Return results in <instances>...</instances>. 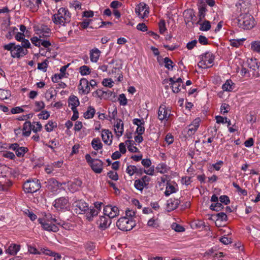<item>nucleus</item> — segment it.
Returning <instances> with one entry per match:
<instances>
[{"label": "nucleus", "instance_id": "1", "mask_svg": "<svg viewBox=\"0 0 260 260\" xmlns=\"http://www.w3.org/2000/svg\"><path fill=\"white\" fill-rule=\"evenodd\" d=\"M71 14L65 8H60L57 13L52 17V21L57 25L65 26L66 24L71 21Z\"/></svg>", "mask_w": 260, "mask_h": 260}, {"label": "nucleus", "instance_id": "2", "mask_svg": "<svg viewBox=\"0 0 260 260\" xmlns=\"http://www.w3.org/2000/svg\"><path fill=\"white\" fill-rule=\"evenodd\" d=\"M5 50L11 51V56L13 58H20L28 53L27 49L20 45H15V43H11L4 46Z\"/></svg>", "mask_w": 260, "mask_h": 260}, {"label": "nucleus", "instance_id": "3", "mask_svg": "<svg viewBox=\"0 0 260 260\" xmlns=\"http://www.w3.org/2000/svg\"><path fill=\"white\" fill-rule=\"evenodd\" d=\"M116 226L121 231H129L136 226V222L133 219H129L126 217H123L117 220Z\"/></svg>", "mask_w": 260, "mask_h": 260}, {"label": "nucleus", "instance_id": "4", "mask_svg": "<svg viewBox=\"0 0 260 260\" xmlns=\"http://www.w3.org/2000/svg\"><path fill=\"white\" fill-rule=\"evenodd\" d=\"M238 21L240 27L244 29H250L255 25L253 17L247 14L241 15Z\"/></svg>", "mask_w": 260, "mask_h": 260}, {"label": "nucleus", "instance_id": "5", "mask_svg": "<svg viewBox=\"0 0 260 260\" xmlns=\"http://www.w3.org/2000/svg\"><path fill=\"white\" fill-rule=\"evenodd\" d=\"M41 188L39 180H28L23 184V189L25 192L32 193L37 192Z\"/></svg>", "mask_w": 260, "mask_h": 260}, {"label": "nucleus", "instance_id": "6", "mask_svg": "<svg viewBox=\"0 0 260 260\" xmlns=\"http://www.w3.org/2000/svg\"><path fill=\"white\" fill-rule=\"evenodd\" d=\"M201 60L198 63L199 68L206 69L209 68V64L213 63L214 57L211 52H206L204 55H201Z\"/></svg>", "mask_w": 260, "mask_h": 260}, {"label": "nucleus", "instance_id": "7", "mask_svg": "<svg viewBox=\"0 0 260 260\" xmlns=\"http://www.w3.org/2000/svg\"><path fill=\"white\" fill-rule=\"evenodd\" d=\"M38 221L41 224L42 228L45 231L55 233L59 230L57 225L51 221L50 223L43 218H39Z\"/></svg>", "mask_w": 260, "mask_h": 260}, {"label": "nucleus", "instance_id": "8", "mask_svg": "<svg viewBox=\"0 0 260 260\" xmlns=\"http://www.w3.org/2000/svg\"><path fill=\"white\" fill-rule=\"evenodd\" d=\"M248 67L250 69L249 71L251 73L253 77H258L259 73L258 72L259 65L258 61L256 59H250L247 60Z\"/></svg>", "mask_w": 260, "mask_h": 260}, {"label": "nucleus", "instance_id": "9", "mask_svg": "<svg viewBox=\"0 0 260 260\" xmlns=\"http://www.w3.org/2000/svg\"><path fill=\"white\" fill-rule=\"evenodd\" d=\"M119 210L117 207L111 205H107L104 208L105 215L108 216L109 218H113L119 215Z\"/></svg>", "mask_w": 260, "mask_h": 260}, {"label": "nucleus", "instance_id": "10", "mask_svg": "<svg viewBox=\"0 0 260 260\" xmlns=\"http://www.w3.org/2000/svg\"><path fill=\"white\" fill-rule=\"evenodd\" d=\"M46 187L50 191L56 192L61 184L54 178H50L45 182Z\"/></svg>", "mask_w": 260, "mask_h": 260}, {"label": "nucleus", "instance_id": "11", "mask_svg": "<svg viewBox=\"0 0 260 260\" xmlns=\"http://www.w3.org/2000/svg\"><path fill=\"white\" fill-rule=\"evenodd\" d=\"M36 34L39 35L40 38H47L50 36L51 29L46 25L42 24L40 27L35 28Z\"/></svg>", "mask_w": 260, "mask_h": 260}, {"label": "nucleus", "instance_id": "12", "mask_svg": "<svg viewBox=\"0 0 260 260\" xmlns=\"http://www.w3.org/2000/svg\"><path fill=\"white\" fill-rule=\"evenodd\" d=\"M54 206L56 209H67L69 207V201L65 198H60L55 201Z\"/></svg>", "mask_w": 260, "mask_h": 260}, {"label": "nucleus", "instance_id": "13", "mask_svg": "<svg viewBox=\"0 0 260 260\" xmlns=\"http://www.w3.org/2000/svg\"><path fill=\"white\" fill-rule=\"evenodd\" d=\"M75 203V210L77 213L83 214L88 210V205L84 201L80 200L76 202Z\"/></svg>", "mask_w": 260, "mask_h": 260}, {"label": "nucleus", "instance_id": "14", "mask_svg": "<svg viewBox=\"0 0 260 260\" xmlns=\"http://www.w3.org/2000/svg\"><path fill=\"white\" fill-rule=\"evenodd\" d=\"M78 88L80 90L82 91L83 94H88L90 91V86L88 81L85 78H82L80 80Z\"/></svg>", "mask_w": 260, "mask_h": 260}, {"label": "nucleus", "instance_id": "15", "mask_svg": "<svg viewBox=\"0 0 260 260\" xmlns=\"http://www.w3.org/2000/svg\"><path fill=\"white\" fill-rule=\"evenodd\" d=\"M116 123L114 125V132L116 136L119 137L122 135L123 133V123L120 119H116Z\"/></svg>", "mask_w": 260, "mask_h": 260}, {"label": "nucleus", "instance_id": "16", "mask_svg": "<svg viewBox=\"0 0 260 260\" xmlns=\"http://www.w3.org/2000/svg\"><path fill=\"white\" fill-rule=\"evenodd\" d=\"M90 166L95 173H101L103 171V162L99 159H95Z\"/></svg>", "mask_w": 260, "mask_h": 260}, {"label": "nucleus", "instance_id": "17", "mask_svg": "<svg viewBox=\"0 0 260 260\" xmlns=\"http://www.w3.org/2000/svg\"><path fill=\"white\" fill-rule=\"evenodd\" d=\"M102 138L103 142L108 145L112 143V135L108 129H103L102 133Z\"/></svg>", "mask_w": 260, "mask_h": 260}, {"label": "nucleus", "instance_id": "18", "mask_svg": "<svg viewBox=\"0 0 260 260\" xmlns=\"http://www.w3.org/2000/svg\"><path fill=\"white\" fill-rule=\"evenodd\" d=\"M180 202L175 199H170L167 201V209L168 211L175 209L180 204Z\"/></svg>", "mask_w": 260, "mask_h": 260}, {"label": "nucleus", "instance_id": "19", "mask_svg": "<svg viewBox=\"0 0 260 260\" xmlns=\"http://www.w3.org/2000/svg\"><path fill=\"white\" fill-rule=\"evenodd\" d=\"M32 125L29 121H26L23 126L22 134L25 137H28L30 136L31 131L32 130Z\"/></svg>", "mask_w": 260, "mask_h": 260}, {"label": "nucleus", "instance_id": "20", "mask_svg": "<svg viewBox=\"0 0 260 260\" xmlns=\"http://www.w3.org/2000/svg\"><path fill=\"white\" fill-rule=\"evenodd\" d=\"M85 214L87 219L89 221H91L92 220V218L97 216L98 214V210H94V208H88V210L86 212L84 213Z\"/></svg>", "mask_w": 260, "mask_h": 260}, {"label": "nucleus", "instance_id": "21", "mask_svg": "<svg viewBox=\"0 0 260 260\" xmlns=\"http://www.w3.org/2000/svg\"><path fill=\"white\" fill-rule=\"evenodd\" d=\"M167 111L166 109V107L165 105H161L158 111V118L162 121L163 120L166 119V120H168L167 119Z\"/></svg>", "mask_w": 260, "mask_h": 260}, {"label": "nucleus", "instance_id": "22", "mask_svg": "<svg viewBox=\"0 0 260 260\" xmlns=\"http://www.w3.org/2000/svg\"><path fill=\"white\" fill-rule=\"evenodd\" d=\"M69 106H71V109H77L80 102L78 98L75 95H71L68 100Z\"/></svg>", "mask_w": 260, "mask_h": 260}, {"label": "nucleus", "instance_id": "23", "mask_svg": "<svg viewBox=\"0 0 260 260\" xmlns=\"http://www.w3.org/2000/svg\"><path fill=\"white\" fill-rule=\"evenodd\" d=\"M100 53L101 51L98 48L91 50L90 53V58L91 61L95 62H97L99 58Z\"/></svg>", "mask_w": 260, "mask_h": 260}, {"label": "nucleus", "instance_id": "24", "mask_svg": "<svg viewBox=\"0 0 260 260\" xmlns=\"http://www.w3.org/2000/svg\"><path fill=\"white\" fill-rule=\"evenodd\" d=\"M20 250V245L16 244H11L8 249H6V252L11 255H15Z\"/></svg>", "mask_w": 260, "mask_h": 260}, {"label": "nucleus", "instance_id": "25", "mask_svg": "<svg viewBox=\"0 0 260 260\" xmlns=\"http://www.w3.org/2000/svg\"><path fill=\"white\" fill-rule=\"evenodd\" d=\"M170 82V85H171V88L172 91L174 93H178L180 91V89L179 88L180 86V84L176 83L175 82V80L174 78H170L169 79Z\"/></svg>", "mask_w": 260, "mask_h": 260}, {"label": "nucleus", "instance_id": "26", "mask_svg": "<svg viewBox=\"0 0 260 260\" xmlns=\"http://www.w3.org/2000/svg\"><path fill=\"white\" fill-rule=\"evenodd\" d=\"M91 145L95 150L101 149L103 147V144L100 139L98 138H94L91 141Z\"/></svg>", "mask_w": 260, "mask_h": 260}, {"label": "nucleus", "instance_id": "27", "mask_svg": "<svg viewBox=\"0 0 260 260\" xmlns=\"http://www.w3.org/2000/svg\"><path fill=\"white\" fill-rule=\"evenodd\" d=\"M200 25V30L202 31H208L211 28V24L209 21L204 20L203 22H200V23H197Z\"/></svg>", "mask_w": 260, "mask_h": 260}, {"label": "nucleus", "instance_id": "28", "mask_svg": "<svg viewBox=\"0 0 260 260\" xmlns=\"http://www.w3.org/2000/svg\"><path fill=\"white\" fill-rule=\"evenodd\" d=\"M207 9L204 6H201L199 8V20L197 23H200V22L205 18Z\"/></svg>", "mask_w": 260, "mask_h": 260}, {"label": "nucleus", "instance_id": "29", "mask_svg": "<svg viewBox=\"0 0 260 260\" xmlns=\"http://www.w3.org/2000/svg\"><path fill=\"white\" fill-rule=\"evenodd\" d=\"M95 113V109L91 106L88 108L87 110L84 113V117L86 119L92 118Z\"/></svg>", "mask_w": 260, "mask_h": 260}, {"label": "nucleus", "instance_id": "30", "mask_svg": "<svg viewBox=\"0 0 260 260\" xmlns=\"http://www.w3.org/2000/svg\"><path fill=\"white\" fill-rule=\"evenodd\" d=\"M233 83L231 80H227L225 83L223 84L222 89L223 91H231L233 90V88L232 87Z\"/></svg>", "mask_w": 260, "mask_h": 260}, {"label": "nucleus", "instance_id": "31", "mask_svg": "<svg viewBox=\"0 0 260 260\" xmlns=\"http://www.w3.org/2000/svg\"><path fill=\"white\" fill-rule=\"evenodd\" d=\"M134 186L137 189H138L141 191H142L144 188H148V186H146V185H144V184L141 181V180H140V179L136 180L135 181Z\"/></svg>", "mask_w": 260, "mask_h": 260}, {"label": "nucleus", "instance_id": "32", "mask_svg": "<svg viewBox=\"0 0 260 260\" xmlns=\"http://www.w3.org/2000/svg\"><path fill=\"white\" fill-rule=\"evenodd\" d=\"M109 218L105 216H101L99 220V224L100 227L102 228H106L109 225L110 223H108Z\"/></svg>", "mask_w": 260, "mask_h": 260}, {"label": "nucleus", "instance_id": "33", "mask_svg": "<svg viewBox=\"0 0 260 260\" xmlns=\"http://www.w3.org/2000/svg\"><path fill=\"white\" fill-rule=\"evenodd\" d=\"M134 142L131 140H127L125 142L126 144L127 145L128 150L131 152H137L139 149L137 147L134 146Z\"/></svg>", "mask_w": 260, "mask_h": 260}, {"label": "nucleus", "instance_id": "34", "mask_svg": "<svg viewBox=\"0 0 260 260\" xmlns=\"http://www.w3.org/2000/svg\"><path fill=\"white\" fill-rule=\"evenodd\" d=\"M13 183L11 180L8 178H5L4 177V183L2 184V190L7 191L8 190V188L12 185Z\"/></svg>", "mask_w": 260, "mask_h": 260}, {"label": "nucleus", "instance_id": "35", "mask_svg": "<svg viewBox=\"0 0 260 260\" xmlns=\"http://www.w3.org/2000/svg\"><path fill=\"white\" fill-rule=\"evenodd\" d=\"M28 150L27 147H19L15 151L16 155L19 157H23Z\"/></svg>", "mask_w": 260, "mask_h": 260}, {"label": "nucleus", "instance_id": "36", "mask_svg": "<svg viewBox=\"0 0 260 260\" xmlns=\"http://www.w3.org/2000/svg\"><path fill=\"white\" fill-rule=\"evenodd\" d=\"M164 62L165 63V67L166 68L169 70H173L174 63L169 57H165L164 58Z\"/></svg>", "mask_w": 260, "mask_h": 260}, {"label": "nucleus", "instance_id": "37", "mask_svg": "<svg viewBox=\"0 0 260 260\" xmlns=\"http://www.w3.org/2000/svg\"><path fill=\"white\" fill-rule=\"evenodd\" d=\"M147 5L144 3H140L135 9L136 13L138 16H140L141 12L147 9Z\"/></svg>", "mask_w": 260, "mask_h": 260}, {"label": "nucleus", "instance_id": "38", "mask_svg": "<svg viewBox=\"0 0 260 260\" xmlns=\"http://www.w3.org/2000/svg\"><path fill=\"white\" fill-rule=\"evenodd\" d=\"M223 206L221 203L216 202L214 204H212L210 207V209L212 210L219 211L223 209Z\"/></svg>", "mask_w": 260, "mask_h": 260}, {"label": "nucleus", "instance_id": "39", "mask_svg": "<svg viewBox=\"0 0 260 260\" xmlns=\"http://www.w3.org/2000/svg\"><path fill=\"white\" fill-rule=\"evenodd\" d=\"M251 49L255 52L260 53V41H253L251 43Z\"/></svg>", "mask_w": 260, "mask_h": 260}, {"label": "nucleus", "instance_id": "40", "mask_svg": "<svg viewBox=\"0 0 260 260\" xmlns=\"http://www.w3.org/2000/svg\"><path fill=\"white\" fill-rule=\"evenodd\" d=\"M216 122L218 123H228V125L229 126L231 124V121L230 120H228V118L226 117L223 118L220 116H216Z\"/></svg>", "mask_w": 260, "mask_h": 260}, {"label": "nucleus", "instance_id": "41", "mask_svg": "<svg viewBox=\"0 0 260 260\" xmlns=\"http://www.w3.org/2000/svg\"><path fill=\"white\" fill-rule=\"evenodd\" d=\"M176 192V189L175 187L171 184H169L167 186L166 191H165V194L166 196H170L171 193Z\"/></svg>", "mask_w": 260, "mask_h": 260}, {"label": "nucleus", "instance_id": "42", "mask_svg": "<svg viewBox=\"0 0 260 260\" xmlns=\"http://www.w3.org/2000/svg\"><path fill=\"white\" fill-rule=\"evenodd\" d=\"M80 73L82 76L89 75L90 73V69L86 66H82L80 68Z\"/></svg>", "mask_w": 260, "mask_h": 260}, {"label": "nucleus", "instance_id": "43", "mask_svg": "<svg viewBox=\"0 0 260 260\" xmlns=\"http://www.w3.org/2000/svg\"><path fill=\"white\" fill-rule=\"evenodd\" d=\"M57 126V124L52 121H49L48 123L45 126V129L47 132H50L53 131L55 127Z\"/></svg>", "mask_w": 260, "mask_h": 260}, {"label": "nucleus", "instance_id": "44", "mask_svg": "<svg viewBox=\"0 0 260 260\" xmlns=\"http://www.w3.org/2000/svg\"><path fill=\"white\" fill-rule=\"evenodd\" d=\"M48 63V61L47 59H45L43 62L41 63H38V69L42 70L44 72H46L47 68Z\"/></svg>", "mask_w": 260, "mask_h": 260}, {"label": "nucleus", "instance_id": "45", "mask_svg": "<svg viewBox=\"0 0 260 260\" xmlns=\"http://www.w3.org/2000/svg\"><path fill=\"white\" fill-rule=\"evenodd\" d=\"M171 227L172 229L177 232H182L185 231L184 227L176 223H173L172 224Z\"/></svg>", "mask_w": 260, "mask_h": 260}, {"label": "nucleus", "instance_id": "46", "mask_svg": "<svg viewBox=\"0 0 260 260\" xmlns=\"http://www.w3.org/2000/svg\"><path fill=\"white\" fill-rule=\"evenodd\" d=\"M2 156L4 157L8 158L12 160H14L16 158L15 155L14 154V153L8 151H4L2 153Z\"/></svg>", "mask_w": 260, "mask_h": 260}, {"label": "nucleus", "instance_id": "47", "mask_svg": "<svg viewBox=\"0 0 260 260\" xmlns=\"http://www.w3.org/2000/svg\"><path fill=\"white\" fill-rule=\"evenodd\" d=\"M156 169L161 174L165 173L167 172V165L165 164H159L156 167Z\"/></svg>", "mask_w": 260, "mask_h": 260}, {"label": "nucleus", "instance_id": "48", "mask_svg": "<svg viewBox=\"0 0 260 260\" xmlns=\"http://www.w3.org/2000/svg\"><path fill=\"white\" fill-rule=\"evenodd\" d=\"M126 173L131 176L136 173V166L129 165L127 167L126 169Z\"/></svg>", "mask_w": 260, "mask_h": 260}, {"label": "nucleus", "instance_id": "49", "mask_svg": "<svg viewBox=\"0 0 260 260\" xmlns=\"http://www.w3.org/2000/svg\"><path fill=\"white\" fill-rule=\"evenodd\" d=\"M215 216L217 217V220L226 221L228 220L227 215L224 212H219L216 214Z\"/></svg>", "mask_w": 260, "mask_h": 260}, {"label": "nucleus", "instance_id": "50", "mask_svg": "<svg viewBox=\"0 0 260 260\" xmlns=\"http://www.w3.org/2000/svg\"><path fill=\"white\" fill-rule=\"evenodd\" d=\"M38 116L40 119L46 120L49 117L50 114L47 111L44 110L42 111L39 114H38Z\"/></svg>", "mask_w": 260, "mask_h": 260}, {"label": "nucleus", "instance_id": "51", "mask_svg": "<svg viewBox=\"0 0 260 260\" xmlns=\"http://www.w3.org/2000/svg\"><path fill=\"white\" fill-rule=\"evenodd\" d=\"M35 104L36 107V109H35L36 112L39 111L45 107V104L43 101L36 102Z\"/></svg>", "mask_w": 260, "mask_h": 260}, {"label": "nucleus", "instance_id": "52", "mask_svg": "<svg viewBox=\"0 0 260 260\" xmlns=\"http://www.w3.org/2000/svg\"><path fill=\"white\" fill-rule=\"evenodd\" d=\"M118 101L121 105L125 106L127 104V99L123 93L119 95Z\"/></svg>", "mask_w": 260, "mask_h": 260}, {"label": "nucleus", "instance_id": "53", "mask_svg": "<svg viewBox=\"0 0 260 260\" xmlns=\"http://www.w3.org/2000/svg\"><path fill=\"white\" fill-rule=\"evenodd\" d=\"M159 28L160 34H163L166 31V23L164 20H161L159 22Z\"/></svg>", "mask_w": 260, "mask_h": 260}, {"label": "nucleus", "instance_id": "54", "mask_svg": "<svg viewBox=\"0 0 260 260\" xmlns=\"http://www.w3.org/2000/svg\"><path fill=\"white\" fill-rule=\"evenodd\" d=\"M245 40V39H240V40H236V39H233L231 40V45L233 47H238L241 44V42Z\"/></svg>", "mask_w": 260, "mask_h": 260}, {"label": "nucleus", "instance_id": "55", "mask_svg": "<svg viewBox=\"0 0 260 260\" xmlns=\"http://www.w3.org/2000/svg\"><path fill=\"white\" fill-rule=\"evenodd\" d=\"M230 109V106L229 104L226 103H223L221 105L220 107L221 110V113L222 114H224L225 113H227L228 112V109Z\"/></svg>", "mask_w": 260, "mask_h": 260}, {"label": "nucleus", "instance_id": "56", "mask_svg": "<svg viewBox=\"0 0 260 260\" xmlns=\"http://www.w3.org/2000/svg\"><path fill=\"white\" fill-rule=\"evenodd\" d=\"M108 177L114 181H117L118 179V175L116 172L110 171L108 173Z\"/></svg>", "mask_w": 260, "mask_h": 260}, {"label": "nucleus", "instance_id": "57", "mask_svg": "<svg viewBox=\"0 0 260 260\" xmlns=\"http://www.w3.org/2000/svg\"><path fill=\"white\" fill-rule=\"evenodd\" d=\"M32 43L34 44L37 47H40L41 42L42 41V40L38 38L37 37H33L30 39Z\"/></svg>", "mask_w": 260, "mask_h": 260}, {"label": "nucleus", "instance_id": "58", "mask_svg": "<svg viewBox=\"0 0 260 260\" xmlns=\"http://www.w3.org/2000/svg\"><path fill=\"white\" fill-rule=\"evenodd\" d=\"M51 219L50 221L52 222V223H54L56 225H59L60 226H62L64 224V221L59 219H56L55 218H54L53 217H51Z\"/></svg>", "mask_w": 260, "mask_h": 260}, {"label": "nucleus", "instance_id": "59", "mask_svg": "<svg viewBox=\"0 0 260 260\" xmlns=\"http://www.w3.org/2000/svg\"><path fill=\"white\" fill-rule=\"evenodd\" d=\"M113 83L111 79H104L102 81L103 85L108 87H111L113 86Z\"/></svg>", "mask_w": 260, "mask_h": 260}, {"label": "nucleus", "instance_id": "60", "mask_svg": "<svg viewBox=\"0 0 260 260\" xmlns=\"http://www.w3.org/2000/svg\"><path fill=\"white\" fill-rule=\"evenodd\" d=\"M92 21V20L84 19L82 22L80 23V26L82 28H86L89 25L90 23Z\"/></svg>", "mask_w": 260, "mask_h": 260}, {"label": "nucleus", "instance_id": "61", "mask_svg": "<svg viewBox=\"0 0 260 260\" xmlns=\"http://www.w3.org/2000/svg\"><path fill=\"white\" fill-rule=\"evenodd\" d=\"M219 199L220 202L221 203H224L225 205H228L230 202L229 198L227 196H221L220 197Z\"/></svg>", "mask_w": 260, "mask_h": 260}, {"label": "nucleus", "instance_id": "62", "mask_svg": "<svg viewBox=\"0 0 260 260\" xmlns=\"http://www.w3.org/2000/svg\"><path fill=\"white\" fill-rule=\"evenodd\" d=\"M68 189L72 192H76L79 190V189L77 187L76 185L73 183V182L69 183Z\"/></svg>", "mask_w": 260, "mask_h": 260}, {"label": "nucleus", "instance_id": "63", "mask_svg": "<svg viewBox=\"0 0 260 260\" xmlns=\"http://www.w3.org/2000/svg\"><path fill=\"white\" fill-rule=\"evenodd\" d=\"M63 75L61 74H55L53 75V76L52 77V81L54 83H57L58 82V80L61 79L63 78Z\"/></svg>", "mask_w": 260, "mask_h": 260}, {"label": "nucleus", "instance_id": "64", "mask_svg": "<svg viewBox=\"0 0 260 260\" xmlns=\"http://www.w3.org/2000/svg\"><path fill=\"white\" fill-rule=\"evenodd\" d=\"M219 241L225 245H227L232 243V239L225 236L220 238Z\"/></svg>", "mask_w": 260, "mask_h": 260}]
</instances>
